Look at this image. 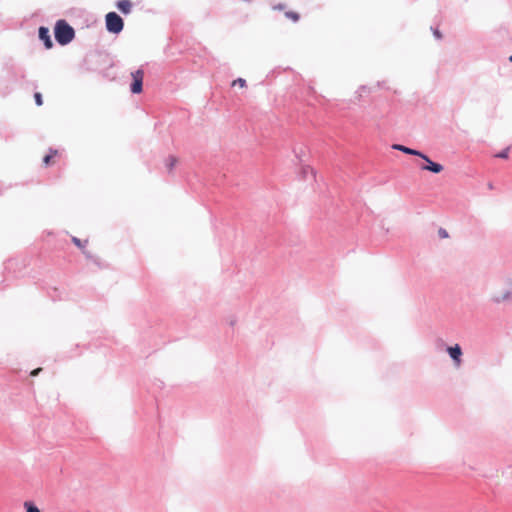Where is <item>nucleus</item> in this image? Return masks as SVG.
<instances>
[{"instance_id":"nucleus-1","label":"nucleus","mask_w":512,"mask_h":512,"mask_svg":"<svg viewBox=\"0 0 512 512\" xmlns=\"http://www.w3.org/2000/svg\"><path fill=\"white\" fill-rule=\"evenodd\" d=\"M56 41L61 45L70 43L74 36V29L65 21L58 20L54 29Z\"/></svg>"},{"instance_id":"nucleus-4","label":"nucleus","mask_w":512,"mask_h":512,"mask_svg":"<svg viewBox=\"0 0 512 512\" xmlns=\"http://www.w3.org/2000/svg\"><path fill=\"white\" fill-rule=\"evenodd\" d=\"M420 157L426 161V165H423L421 168L423 170H428V171H431L433 173H440L443 171V166L441 164H438V163H434L432 162L428 156L424 155L423 153H421Z\"/></svg>"},{"instance_id":"nucleus-9","label":"nucleus","mask_w":512,"mask_h":512,"mask_svg":"<svg viewBox=\"0 0 512 512\" xmlns=\"http://www.w3.org/2000/svg\"><path fill=\"white\" fill-rule=\"evenodd\" d=\"M58 154L57 150H51L48 155L43 158V163L45 166H49L53 163V158Z\"/></svg>"},{"instance_id":"nucleus-7","label":"nucleus","mask_w":512,"mask_h":512,"mask_svg":"<svg viewBox=\"0 0 512 512\" xmlns=\"http://www.w3.org/2000/svg\"><path fill=\"white\" fill-rule=\"evenodd\" d=\"M117 9L123 14H129L132 11L133 4L130 0H119L116 3Z\"/></svg>"},{"instance_id":"nucleus-17","label":"nucleus","mask_w":512,"mask_h":512,"mask_svg":"<svg viewBox=\"0 0 512 512\" xmlns=\"http://www.w3.org/2000/svg\"><path fill=\"white\" fill-rule=\"evenodd\" d=\"M438 235H439V237H440V238H442V239H445V238H448V237H449L448 232H447L445 229H443V228H440V229L438 230Z\"/></svg>"},{"instance_id":"nucleus-2","label":"nucleus","mask_w":512,"mask_h":512,"mask_svg":"<svg viewBox=\"0 0 512 512\" xmlns=\"http://www.w3.org/2000/svg\"><path fill=\"white\" fill-rule=\"evenodd\" d=\"M124 26L122 18L115 12H109L106 15V28L109 32L119 33Z\"/></svg>"},{"instance_id":"nucleus-22","label":"nucleus","mask_w":512,"mask_h":512,"mask_svg":"<svg viewBox=\"0 0 512 512\" xmlns=\"http://www.w3.org/2000/svg\"><path fill=\"white\" fill-rule=\"evenodd\" d=\"M509 60L512 62V55L509 57Z\"/></svg>"},{"instance_id":"nucleus-10","label":"nucleus","mask_w":512,"mask_h":512,"mask_svg":"<svg viewBox=\"0 0 512 512\" xmlns=\"http://www.w3.org/2000/svg\"><path fill=\"white\" fill-rule=\"evenodd\" d=\"M178 159L175 156H169L166 160V166L169 171H172L175 165L177 164Z\"/></svg>"},{"instance_id":"nucleus-6","label":"nucleus","mask_w":512,"mask_h":512,"mask_svg":"<svg viewBox=\"0 0 512 512\" xmlns=\"http://www.w3.org/2000/svg\"><path fill=\"white\" fill-rule=\"evenodd\" d=\"M447 350H448L450 357L455 361L456 365L459 366L461 363V355H462L460 346L458 344H456L453 347H449Z\"/></svg>"},{"instance_id":"nucleus-16","label":"nucleus","mask_w":512,"mask_h":512,"mask_svg":"<svg viewBox=\"0 0 512 512\" xmlns=\"http://www.w3.org/2000/svg\"><path fill=\"white\" fill-rule=\"evenodd\" d=\"M35 102L38 106H41L43 104L42 95L41 93L37 92L34 94Z\"/></svg>"},{"instance_id":"nucleus-15","label":"nucleus","mask_w":512,"mask_h":512,"mask_svg":"<svg viewBox=\"0 0 512 512\" xmlns=\"http://www.w3.org/2000/svg\"><path fill=\"white\" fill-rule=\"evenodd\" d=\"M286 17H288L294 22H297L299 20V14L296 12H286Z\"/></svg>"},{"instance_id":"nucleus-20","label":"nucleus","mask_w":512,"mask_h":512,"mask_svg":"<svg viewBox=\"0 0 512 512\" xmlns=\"http://www.w3.org/2000/svg\"><path fill=\"white\" fill-rule=\"evenodd\" d=\"M434 34H435V36H436L437 38H439V39L441 38V34L439 33V31H435V33H434Z\"/></svg>"},{"instance_id":"nucleus-19","label":"nucleus","mask_w":512,"mask_h":512,"mask_svg":"<svg viewBox=\"0 0 512 512\" xmlns=\"http://www.w3.org/2000/svg\"><path fill=\"white\" fill-rule=\"evenodd\" d=\"M41 370H42L41 368H36V369H34V370L31 372V376H37V375L40 373V371H41Z\"/></svg>"},{"instance_id":"nucleus-13","label":"nucleus","mask_w":512,"mask_h":512,"mask_svg":"<svg viewBox=\"0 0 512 512\" xmlns=\"http://www.w3.org/2000/svg\"><path fill=\"white\" fill-rule=\"evenodd\" d=\"M72 241L73 243L80 249H83L85 247V245L87 244V241L85 240L84 242H82L80 239H78L77 237H73L72 238Z\"/></svg>"},{"instance_id":"nucleus-14","label":"nucleus","mask_w":512,"mask_h":512,"mask_svg":"<svg viewBox=\"0 0 512 512\" xmlns=\"http://www.w3.org/2000/svg\"><path fill=\"white\" fill-rule=\"evenodd\" d=\"M238 85L241 88L246 87V81L243 78H238L232 82V86Z\"/></svg>"},{"instance_id":"nucleus-5","label":"nucleus","mask_w":512,"mask_h":512,"mask_svg":"<svg viewBox=\"0 0 512 512\" xmlns=\"http://www.w3.org/2000/svg\"><path fill=\"white\" fill-rule=\"evenodd\" d=\"M39 38L44 42V45L47 49L52 48L53 42L51 40L49 29L46 27L39 28Z\"/></svg>"},{"instance_id":"nucleus-11","label":"nucleus","mask_w":512,"mask_h":512,"mask_svg":"<svg viewBox=\"0 0 512 512\" xmlns=\"http://www.w3.org/2000/svg\"><path fill=\"white\" fill-rule=\"evenodd\" d=\"M24 507L26 509V512H40L39 509L35 506V504L30 501H26L24 503Z\"/></svg>"},{"instance_id":"nucleus-3","label":"nucleus","mask_w":512,"mask_h":512,"mask_svg":"<svg viewBox=\"0 0 512 512\" xmlns=\"http://www.w3.org/2000/svg\"><path fill=\"white\" fill-rule=\"evenodd\" d=\"M133 78V83L131 84V91L132 93L138 94L142 92V84H143V78L144 73L142 70H136L132 72L131 74Z\"/></svg>"},{"instance_id":"nucleus-18","label":"nucleus","mask_w":512,"mask_h":512,"mask_svg":"<svg viewBox=\"0 0 512 512\" xmlns=\"http://www.w3.org/2000/svg\"><path fill=\"white\" fill-rule=\"evenodd\" d=\"M508 153H509V149L507 148L504 151H502L501 153L497 154V157L506 159V158H508Z\"/></svg>"},{"instance_id":"nucleus-12","label":"nucleus","mask_w":512,"mask_h":512,"mask_svg":"<svg viewBox=\"0 0 512 512\" xmlns=\"http://www.w3.org/2000/svg\"><path fill=\"white\" fill-rule=\"evenodd\" d=\"M508 298H509V293H508V292H507V293H503V294H495V295L493 296V300H494L495 302H497V303H499V302H501V301H504V300H506V299H508Z\"/></svg>"},{"instance_id":"nucleus-8","label":"nucleus","mask_w":512,"mask_h":512,"mask_svg":"<svg viewBox=\"0 0 512 512\" xmlns=\"http://www.w3.org/2000/svg\"><path fill=\"white\" fill-rule=\"evenodd\" d=\"M393 149L395 150H399V151H402L406 154H410V155H415V156H419L421 155V152L420 151H417V150H414V149H411V148H408L406 146H403V145H400V144H394L392 146Z\"/></svg>"},{"instance_id":"nucleus-21","label":"nucleus","mask_w":512,"mask_h":512,"mask_svg":"<svg viewBox=\"0 0 512 512\" xmlns=\"http://www.w3.org/2000/svg\"><path fill=\"white\" fill-rule=\"evenodd\" d=\"M309 170L311 173H313V169L311 167L304 168V171Z\"/></svg>"}]
</instances>
